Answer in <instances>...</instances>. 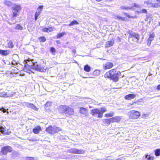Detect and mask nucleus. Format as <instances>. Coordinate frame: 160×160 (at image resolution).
Wrapping results in <instances>:
<instances>
[{
    "label": "nucleus",
    "mask_w": 160,
    "mask_h": 160,
    "mask_svg": "<svg viewBox=\"0 0 160 160\" xmlns=\"http://www.w3.org/2000/svg\"><path fill=\"white\" fill-rule=\"evenodd\" d=\"M22 27L20 24H17L15 27V29L18 30H22Z\"/></svg>",
    "instance_id": "nucleus-36"
},
{
    "label": "nucleus",
    "mask_w": 160,
    "mask_h": 160,
    "mask_svg": "<svg viewBox=\"0 0 160 160\" xmlns=\"http://www.w3.org/2000/svg\"><path fill=\"white\" fill-rule=\"evenodd\" d=\"M25 105L28 108H30L32 109H34L36 108V107L34 104L29 102L26 103Z\"/></svg>",
    "instance_id": "nucleus-26"
},
{
    "label": "nucleus",
    "mask_w": 160,
    "mask_h": 160,
    "mask_svg": "<svg viewBox=\"0 0 160 160\" xmlns=\"http://www.w3.org/2000/svg\"><path fill=\"white\" fill-rule=\"evenodd\" d=\"M4 3L8 6H10L12 5V2L9 1H5L4 2Z\"/></svg>",
    "instance_id": "nucleus-37"
},
{
    "label": "nucleus",
    "mask_w": 160,
    "mask_h": 160,
    "mask_svg": "<svg viewBox=\"0 0 160 160\" xmlns=\"http://www.w3.org/2000/svg\"><path fill=\"white\" fill-rule=\"evenodd\" d=\"M107 111V108L102 107L99 109L97 108H94L91 110V114L93 116L97 115L98 118H102L103 116V113Z\"/></svg>",
    "instance_id": "nucleus-3"
},
{
    "label": "nucleus",
    "mask_w": 160,
    "mask_h": 160,
    "mask_svg": "<svg viewBox=\"0 0 160 160\" xmlns=\"http://www.w3.org/2000/svg\"><path fill=\"white\" fill-rule=\"evenodd\" d=\"M140 112L135 110H131L128 113V117L130 119H137L140 117Z\"/></svg>",
    "instance_id": "nucleus-9"
},
{
    "label": "nucleus",
    "mask_w": 160,
    "mask_h": 160,
    "mask_svg": "<svg viewBox=\"0 0 160 160\" xmlns=\"http://www.w3.org/2000/svg\"><path fill=\"white\" fill-rule=\"evenodd\" d=\"M112 123L111 118H107L104 119V123L107 126H108Z\"/></svg>",
    "instance_id": "nucleus-28"
},
{
    "label": "nucleus",
    "mask_w": 160,
    "mask_h": 160,
    "mask_svg": "<svg viewBox=\"0 0 160 160\" xmlns=\"http://www.w3.org/2000/svg\"><path fill=\"white\" fill-rule=\"evenodd\" d=\"M0 160H8L6 158H3L0 159Z\"/></svg>",
    "instance_id": "nucleus-49"
},
{
    "label": "nucleus",
    "mask_w": 160,
    "mask_h": 160,
    "mask_svg": "<svg viewBox=\"0 0 160 160\" xmlns=\"http://www.w3.org/2000/svg\"><path fill=\"white\" fill-rule=\"evenodd\" d=\"M100 73V71L98 70H96L93 72V75L94 76H98Z\"/></svg>",
    "instance_id": "nucleus-32"
},
{
    "label": "nucleus",
    "mask_w": 160,
    "mask_h": 160,
    "mask_svg": "<svg viewBox=\"0 0 160 160\" xmlns=\"http://www.w3.org/2000/svg\"><path fill=\"white\" fill-rule=\"evenodd\" d=\"M155 35L153 32L150 33L149 34V37L147 41V44L148 46H150L151 42L153 40Z\"/></svg>",
    "instance_id": "nucleus-14"
},
{
    "label": "nucleus",
    "mask_w": 160,
    "mask_h": 160,
    "mask_svg": "<svg viewBox=\"0 0 160 160\" xmlns=\"http://www.w3.org/2000/svg\"><path fill=\"white\" fill-rule=\"evenodd\" d=\"M114 42L115 40L113 38H112L110 40L107 42L105 43V48H107L113 46Z\"/></svg>",
    "instance_id": "nucleus-15"
},
{
    "label": "nucleus",
    "mask_w": 160,
    "mask_h": 160,
    "mask_svg": "<svg viewBox=\"0 0 160 160\" xmlns=\"http://www.w3.org/2000/svg\"><path fill=\"white\" fill-rule=\"evenodd\" d=\"M41 131L42 128L40 126H36L32 129V132L35 134H38Z\"/></svg>",
    "instance_id": "nucleus-17"
},
{
    "label": "nucleus",
    "mask_w": 160,
    "mask_h": 160,
    "mask_svg": "<svg viewBox=\"0 0 160 160\" xmlns=\"http://www.w3.org/2000/svg\"><path fill=\"white\" fill-rule=\"evenodd\" d=\"M10 53L9 50H0V54L2 56H6Z\"/></svg>",
    "instance_id": "nucleus-23"
},
{
    "label": "nucleus",
    "mask_w": 160,
    "mask_h": 160,
    "mask_svg": "<svg viewBox=\"0 0 160 160\" xmlns=\"http://www.w3.org/2000/svg\"><path fill=\"white\" fill-rule=\"evenodd\" d=\"M145 158L147 160H154V156L147 154L145 155Z\"/></svg>",
    "instance_id": "nucleus-33"
},
{
    "label": "nucleus",
    "mask_w": 160,
    "mask_h": 160,
    "mask_svg": "<svg viewBox=\"0 0 160 160\" xmlns=\"http://www.w3.org/2000/svg\"><path fill=\"white\" fill-rule=\"evenodd\" d=\"M33 66L35 69L40 72H44L46 71V69L45 66L41 65L40 64H38L37 62L33 63Z\"/></svg>",
    "instance_id": "nucleus-10"
},
{
    "label": "nucleus",
    "mask_w": 160,
    "mask_h": 160,
    "mask_svg": "<svg viewBox=\"0 0 160 160\" xmlns=\"http://www.w3.org/2000/svg\"><path fill=\"white\" fill-rule=\"evenodd\" d=\"M66 33L65 32H62L58 33H57L56 35V38H60L62 37H63L64 35H66Z\"/></svg>",
    "instance_id": "nucleus-27"
},
{
    "label": "nucleus",
    "mask_w": 160,
    "mask_h": 160,
    "mask_svg": "<svg viewBox=\"0 0 160 160\" xmlns=\"http://www.w3.org/2000/svg\"><path fill=\"white\" fill-rule=\"evenodd\" d=\"M21 6L19 4H15L12 9V10L11 14L12 18L14 19L15 18L19 15V12L21 10Z\"/></svg>",
    "instance_id": "nucleus-7"
},
{
    "label": "nucleus",
    "mask_w": 160,
    "mask_h": 160,
    "mask_svg": "<svg viewBox=\"0 0 160 160\" xmlns=\"http://www.w3.org/2000/svg\"><path fill=\"white\" fill-rule=\"evenodd\" d=\"M156 89L158 90H160V84L157 86Z\"/></svg>",
    "instance_id": "nucleus-47"
},
{
    "label": "nucleus",
    "mask_w": 160,
    "mask_h": 160,
    "mask_svg": "<svg viewBox=\"0 0 160 160\" xmlns=\"http://www.w3.org/2000/svg\"><path fill=\"white\" fill-rule=\"evenodd\" d=\"M116 160H122V159L120 158H118L116 159Z\"/></svg>",
    "instance_id": "nucleus-53"
},
{
    "label": "nucleus",
    "mask_w": 160,
    "mask_h": 160,
    "mask_svg": "<svg viewBox=\"0 0 160 160\" xmlns=\"http://www.w3.org/2000/svg\"><path fill=\"white\" fill-rule=\"evenodd\" d=\"M84 70L87 72H89L91 70V67L88 65H86L84 66Z\"/></svg>",
    "instance_id": "nucleus-30"
},
{
    "label": "nucleus",
    "mask_w": 160,
    "mask_h": 160,
    "mask_svg": "<svg viewBox=\"0 0 160 160\" xmlns=\"http://www.w3.org/2000/svg\"><path fill=\"white\" fill-rule=\"evenodd\" d=\"M13 151L12 148L9 146L6 145L2 147L0 151V156L6 155L8 153H11Z\"/></svg>",
    "instance_id": "nucleus-8"
},
{
    "label": "nucleus",
    "mask_w": 160,
    "mask_h": 160,
    "mask_svg": "<svg viewBox=\"0 0 160 160\" xmlns=\"http://www.w3.org/2000/svg\"><path fill=\"white\" fill-rule=\"evenodd\" d=\"M40 13L39 12H36L35 14V20L36 21Z\"/></svg>",
    "instance_id": "nucleus-42"
},
{
    "label": "nucleus",
    "mask_w": 160,
    "mask_h": 160,
    "mask_svg": "<svg viewBox=\"0 0 160 160\" xmlns=\"http://www.w3.org/2000/svg\"><path fill=\"white\" fill-rule=\"evenodd\" d=\"M8 47L9 48H12L14 46V45L13 43V42L11 41H10L7 43Z\"/></svg>",
    "instance_id": "nucleus-31"
},
{
    "label": "nucleus",
    "mask_w": 160,
    "mask_h": 160,
    "mask_svg": "<svg viewBox=\"0 0 160 160\" xmlns=\"http://www.w3.org/2000/svg\"><path fill=\"white\" fill-rule=\"evenodd\" d=\"M145 20L147 22L148 24H150L151 22H152L153 21V19L151 15H149L147 16L146 18H145Z\"/></svg>",
    "instance_id": "nucleus-24"
},
{
    "label": "nucleus",
    "mask_w": 160,
    "mask_h": 160,
    "mask_svg": "<svg viewBox=\"0 0 160 160\" xmlns=\"http://www.w3.org/2000/svg\"><path fill=\"white\" fill-rule=\"evenodd\" d=\"M136 12H137L138 13H147L148 12V11L146 10V9H142L140 12L139 11H136Z\"/></svg>",
    "instance_id": "nucleus-41"
},
{
    "label": "nucleus",
    "mask_w": 160,
    "mask_h": 160,
    "mask_svg": "<svg viewBox=\"0 0 160 160\" xmlns=\"http://www.w3.org/2000/svg\"><path fill=\"white\" fill-rule=\"evenodd\" d=\"M43 8V6L41 5L39 6L38 8V9H40V10H42Z\"/></svg>",
    "instance_id": "nucleus-48"
},
{
    "label": "nucleus",
    "mask_w": 160,
    "mask_h": 160,
    "mask_svg": "<svg viewBox=\"0 0 160 160\" xmlns=\"http://www.w3.org/2000/svg\"><path fill=\"white\" fill-rule=\"evenodd\" d=\"M158 97H159V98H160V95H158Z\"/></svg>",
    "instance_id": "nucleus-54"
},
{
    "label": "nucleus",
    "mask_w": 160,
    "mask_h": 160,
    "mask_svg": "<svg viewBox=\"0 0 160 160\" xmlns=\"http://www.w3.org/2000/svg\"><path fill=\"white\" fill-rule=\"evenodd\" d=\"M97 2H100L102 1V0H95Z\"/></svg>",
    "instance_id": "nucleus-52"
},
{
    "label": "nucleus",
    "mask_w": 160,
    "mask_h": 160,
    "mask_svg": "<svg viewBox=\"0 0 160 160\" xmlns=\"http://www.w3.org/2000/svg\"><path fill=\"white\" fill-rule=\"evenodd\" d=\"M0 110L2 111L3 112H6V110L5 108H0Z\"/></svg>",
    "instance_id": "nucleus-46"
},
{
    "label": "nucleus",
    "mask_w": 160,
    "mask_h": 160,
    "mask_svg": "<svg viewBox=\"0 0 160 160\" xmlns=\"http://www.w3.org/2000/svg\"><path fill=\"white\" fill-rule=\"evenodd\" d=\"M120 9L122 10H128V9H130L131 8L128 7H126L125 6H121L120 8Z\"/></svg>",
    "instance_id": "nucleus-40"
},
{
    "label": "nucleus",
    "mask_w": 160,
    "mask_h": 160,
    "mask_svg": "<svg viewBox=\"0 0 160 160\" xmlns=\"http://www.w3.org/2000/svg\"><path fill=\"white\" fill-rule=\"evenodd\" d=\"M26 160H35V158L32 157H27L26 158Z\"/></svg>",
    "instance_id": "nucleus-44"
},
{
    "label": "nucleus",
    "mask_w": 160,
    "mask_h": 160,
    "mask_svg": "<svg viewBox=\"0 0 160 160\" xmlns=\"http://www.w3.org/2000/svg\"><path fill=\"white\" fill-rule=\"evenodd\" d=\"M38 39L40 43L45 42L46 41V38L44 36L40 37L38 38Z\"/></svg>",
    "instance_id": "nucleus-29"
},
{
    "label": "nucleus",
    "mask_w": 160,
    "mask_h": 160,
    "mask_svg": "<svg viewBox=\"0 0 160 160\" xmlns=\"http://www.w3.org/2000/svg\"><path fill=\"white\" fill-rule=\"evenodd\" d=\"M69 152L76 154H82L85 153V151L82 149H78L76 148H73L69 150Z\"/></svg>",
    "instance_id": "nucleus-12"
},
{
    "label": "nucleus",
    "mask_w": 160,
    "mask_h": 160,
    "mask_svg": "<svg viewBox=\"0 0 160 160\" xmlns=\"http://www.w3.org/2000/svg\"><path fill=\"white\" fill-rule=\"evenodd\" d=\"M0 132L4 135H9L10 133L8 130H6L5 128L2 126L0 127Z\"/></svg>",
    "instance_id": "nucleus-21"
},
{
    "label": "nucleus",
    "mask_w": 160,
    "mask_h": 160,
    "mask_svg": "<svg viewBox=\"0 0 160 160\" xmlns=\"http://www.w3.org/2000/svg\"><path fill=\"white\" fill-rule=\"evenodd\" d=\"M122 13L125 17H122L117 15L115 16V19L120 21H128L127 18L134 19L137 18V16L136 15L131 16L129 13L125 12H123Z\"/></svg>",
    "instance_id": "nucleus-6"
},
{
    "label": "nucleus",
    "mask_w": 160,
    "mask_h": 160,
    "mask_svg": "<svg viewBox=\"0 0 160 160\" xmlns=\"http://www.w3.org/2000/svg\"><path fill=\"white\" fill-rule=\"evenodd\" d=\"M136 96V95L133 94H130L126 95L124 98L127 100H130L134 99Z\"/></svg>",
    "instance_id": "nucleus-18"
},
{
    "label": "nucleus",
    "mask_w": 160,
    "mask_h": 160,
    "mask_svg": "<svg viewBox=\"0 0 160 160\" xmlns=\"http://www.w3.org/2000/svg\"><path fill=\"white\" fill-rule=\"evenodd\" d=\"M72 52L74 53H76V51L75 50H73L72 51Z\"/></svg>",
    "instance_id": "nucleus-50"
},
{
    "label": "nucleus",
    "mask_w": 160,
    "mask_h": 160,
    "mask_svg": "<svg viewBox=\"0 0 160 160\" xmlns=\"http://www.w3.org/2000/svg\"><path fill=\"white\" fill-rule=\"evenodd\" d=\"M154 152L155 153V155L156 156H158L160 155V149H156L154 150Z\"/></svg>",
    "instance_id": "nucleus-35"
},
{
    "label": "nucleus",
    "mask_w": 160,
    "mask_h": 160,
    "mask_svg": "<svg viewBox=\"0 0 160 160\" xmlns=\"http://www.w3.org/2000/svg\"><path fill=\"white\" fill-rule=\"evenodd\" d=\"M50 50L52 55H55V53L56 52V50L54 47H51L50 48Z\"/></svg>",
    "instance_id": "nucleus-38"
},
{
    "label": "nucleus",
    "mask_w": 160,
    "mask_h": 160,
    "mask_svg": "<svg viewBox=\"0 0 160 160\" xmlns=\"http://www.w3.org/2000/svg\"><path fill=\"white\" fill-rule=\"evenodd\" d=\"M127 33L129 34L128 37V42L132 44L134 42H138L139 39V35L135 32L132 33L129 30Z\"/></svg>",
    "instance_id": "nucleus-4"
},
{
    "label": "nucleus",
    "mask_w": 160,
    "mask_h": 160,
    "mask_svg": "<svg viewBox=\"0 0 160 160\" xmlns=\"http://www.w3.org/2000/svg\"><path fill=\"white\" fill-rule=\"evenodd\" d=\"M79 113L82 115L87 117L88 114V110L87 108L80 107L79 109Z\"/></svg>",
    "instance_id": "nucleus-13"
},
{
    "label": "nucleus",
    "mask_w": 160,
    "mask_h": 160,
    "mask_svg": "<svg viewBox=\"0 0 160 160\" xmlns=\"http://www.w3.org/2000/svg\"><path fill=\"white\" fill-rule=\"evenodd\" d=\"M52 102H51L48 101L44 105V108L45 112L49 113L51 112V111L49 108H48V107L51 106Z\"/></svg>",
    "instance_id": "nucleus-16"
},
{
    "label": "nucleus",
    "mask_w": 160,
    "mask_h": 160,
    "mask_svg": "<svg viewBox=\"0 0 160 160\" xmlns=\"http://www.w3.org/2000/svg\"><path fill=\"white\" fill-rule=\"evenodd\" d=\"M157 2L151 4V7L154 8L160 7V0H156Z\"/></svg>",
    "instance_id": "nucleus-22"
},
{
    "label": "nucleus",
    "mask_w": 160,
    "mask_h": 160,
    "mask_svg": "<svg viewBox=\"0 0 160 160\" xmlns=\"http://www.w3.org/2000/svg\"><path fill=\"white\" fill-rule=\"evenodd\" d=\"M139 5L136 3H133V8H139Z\"/></svg>",
    "instance_id": "nucleus-43"
},
{
    "label": "nucleus",
    "mask_w": 160,
    "mask_h": 160,
    "mask_svg": "<svg viewBox=\"0 0 160 160\" xmlns=\"http://www.w3.org/2000/svg\"><path fill=\"white\" fill-rule=\"evenodd\" d=\"M113 112L106 113L105 114L104 116L106 118H109L112 117L113 116Z\"/></svg>",
    "instance_id": "nucleus-39"
},
{
    "label": "nucleus",
    "mask_w": 160,
    "mask_h": 160,
    "mask_svg": "<svg viewBox=\"0 0 160 160\" xmlns=\"http://www.w3.org/2000/svg\"><path fill=\"white\" fill-rule=\"evenodd\" d=\"M112 123L119 122L121 120V118L120 116H115L111 118Z\"/></svg>",
    "instance_id": "nucleus-19"
},
{
    "label": "nucleus",
    "mask_w": 160,
    "mask_h": 160,
    "mask_svg": "<svg viewBox=\"0 0 160 160\" xmlns=\"http://www.w3.org/2000/svg\"><path fill=\"white\" fill-rule=\"evenodd\" d=\"M143 102V99L141 98L137 100L136 101L133 102L131 104H130V105H133L134 104H137V105L141 104V103Z\"/></svg>",
    "instance_id": "nucleus-25"
},
{
    "label": "nucleus",
    "mask_w": 160,
    "mask_h": 160,
    "mask_svg": "<svg viewBox=\"0 0 160 160\" xmlns=\"http://www.w3.org/2000/svg\"><path fill=\"white\" fill-rule=\"evenodd\" d=\"M54 28L52 27L48 28L44 27L42 29V31L43 32H52L54 31Z\"/></svg>",
    "instance_id": "nucleus-20"
},
{
    "label": "nucleus",
    "mask_w": 160,
    "mask_h": 160,
    "mask_svg": "<svg viewBox=\"0 0 160 160\" xmlns=\"http://www.w3.org/2000/svg\"><path fill=\"white\" fill-rule=\"evenodd\" d=\"M144 4H147V5L150 4L151 5V4H152V3H151L150 1L149 0L147 1H145L144 2Z\"/></svg>",
    "instance_id": "nucleus-45"
},
{
    "label": "nucleus",
    "mask_w": 160,
    "mask_h": 160,
    "mask_svg": "<svg viewBox=\"0 0 160 160\" xmlns=\"http://www.w3.org/2000/svg\"><path fill=\"white\" fill-rule=\"evenodd\" d=\"M121 74L120 71H117L116 68H113L104 74V77L114 82H116L118 81Z\"/></svg>",
    "instance_id": "nucleus-1"
},
{
    "label": "nucleus",
    "mask_w": 160,
    "mask_h": 160,
    "mask_svg": "<svg viewBox=\"0 0 160 160\" xmlns=\"http://www.w3.org/2000/svg\"><path fill=\"white\" fill-rule=\"evenodd\" d=\"M114 66L112 62L108 61L102 65V68L103 70H106L112 68Z\"/></svg>",
    "instance_id": "nucleus-11"
},
{
    "label": "nucleus",
    "mask_w": 160,
    "mask_h": 160,
    "mask_svg": "<svg viewBox=\"0 0 160 160\" xmlns=\"http://www.w3.org/2000/svg\"><path fill=\"white\" fill-rule=\"evenodd\" d=\"M79 24L78 22L76 20H74L72 21L69 24V26H72L74 25H78Z\"/></svg>",
    "instance_id": "nucleus-34"
},
{
    "label": "nucleus",
    "mask_w": 160,
    "mask_h": 160,
    "mask_svg": "<svg viewBox=\"0 0 160 160\" xmlns=\"http://www.w3.org/2000/svg\"><path fill=\"white\" fill-rule=\"evenodd\" d=\"M60 113L62 114H67L69 116L73 115L74 109L67 105H61L59 108Z\"/></svg>",
    "instance_id": "nucleus-2"
},
{
    "label": "nucleus",
    "mask_w": 160,
    "mask_h": 160,
    "mask_svg": "<svg viewBox=\"0 0 160 160\" xmlns=\"http://www.w3.org/2000/svg\"><path fill=\"white\" fill-rule=\"evenodd\" d=\"M62 130V129L59 127L52 125L49 126L45 129L46 132L50 134H54Z\"/></svg>",
    "instance_id": "nucleus-5"
},
{
    "label": "nucleus",
    "mask_w": 160,
    "mask_h": 160,
    "mask_svg": "<svg viewBox=\"0 0 160 160\" xmlns=\"http://www.w3.org/2000/svg\"><path fill=\"white\" fill-rule=\"evenodd\" d=\"M56 42L57 44H59L60 43V42L59 40H57L56 41Z\"/></svg>",
    "instance_id": "nucleus-51"
}]
</instances>
